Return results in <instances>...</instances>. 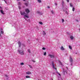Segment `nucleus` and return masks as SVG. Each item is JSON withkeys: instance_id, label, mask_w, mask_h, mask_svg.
<instances>
[{"instance_id": "1", "label": "nucleus", "mask_w": 80, "mask_h": 80, "mask_svg": "<svg viewBox=\"0 0 80 80\" xmlns=\"http://www.w3.org/2000/svg\"><path fill=\"white\" fill-rule=\"evenodd\" d=\"M52 68L55 70H56V72L58 74L59 76H58V80H62V78H61V75H60V74L59 73V72H58V71H57V68H55V64H54V63H53V62H52Z\"/></svg>"}, {"instance_id": "2", "label": "nucleus", "mask_w": 80, "mask_h": 80, "mask_svg": "<svg viewBox=\"0 0 80 80\" xmlns=\"http://www.w3.org/2000/svg\"><path fill=\"white\" fill-rule=\"evenodd\" d=\"M19 53L21 55H24V51L23 50H18Z\"/></svg>"}, {"instance_id": "3", "label": "nucleus", "mask_w": 80, "mask_h": 80, "mask_svg": "<svg viewBox=\"0 0 80 80\" xmlns=\"http://www.w3.org/2000/svg\"><path fill=\"white\" fill-rule=\"evenodd\" d=\"M18 44L19 45V47H20L21 46H22L23 47H25V44H21V42H20L19 41L18 42Z\"/></svg>"}, {"instance_id": "4", "label": "nucleus", "mask_w": 80, "mask_h": 80, "mask_svg": "<svg viewBox=\"0 0 80 80\" xmlns=\"http://www.w3.org/2000/svg\"><path fill=\"white\" fill-rule=\"evenodd\" d=\"M70 61L71 62V65L72 66V65L73 64V59L71 57H70Z\"/></svg>"}, {"instance_id": "5", "label": "nucleus", "mask_w": 80, "mask_h": 80, "mask_svg": "<svg viewBox=\"0 0 80 80\" xmlns=\"http://www.w3.org/2000/svg\"><path fill=\"white\" fill-rule=\"evenodd\" d=\"M48 56L49 57H50V58H55V56L54 55H52V54H49L48 55Z\"/></svg>"}, {"instance_id": "6", "label": "nucleus", "mask_w": 80, "mask_h": 80, "mask_svg": "<svg viewBox=\"0 0 80 80\" xmlns=\"http://www.w3.org/2000/svg\"><path fill=\"white\" fill-rule=\"evenodd\" d=\"M20 14L21 15H24V16L26 15V13L25 12H23L22 11L20 12Z\"/></svg>"}, {"instance_id": "7", "label": "nucleus", "mask_w": 80, "mask_h": 80, "mask_svg": "<svg viewBox=\"0 0 80 80\" xmlns=\"http://www.w3.org/2000/svg\"><path fill=\"white\" fill-rule=\"evenodd\" d=\"M63 74H65V73L67 74H68V73H67V70H65L64 69H63Z\"/></svg>"}, {"instance_id": "8", "label": "nucleus", "mask_w": 80, "mask_h": 80, "mask_svg": "<svg viewBox=\"0 0 80 80\" xmlns=\"http://www.w3.org/2000/svg\"><path fill=\"white\" fill-rule=\"evenodd\" d=\"M25 12H26V13H27L30 12V10H29V9H25Z\"/></svg>"}, {"instance_id": "9", "label": "nucleus", "mask_w": 80, "mask_h": 80, "mask_svg": "<svg viewBox=\"0 0 80 80\" xmlns=\"http://www.w3.org/2000/svg\"><path fill=\"white\" fill-rule=\"evenodd\" d=\"M25 17H26V18H29L28 15H25L24 16V19H25L26 20H26V18H25Z\"/></svg>"}, {"instance_id": "10", "label": "nucleus", "mask_w": 80, "mask_h": 80, "mask_svg": "<svg viewBox=\"0 0 80 80\" xmlns=\"http://www.w3.org/2000/svg\"><path fill=\"white\" fill-rule=\"evenodd\" d=\"M1 32H0V37H2V35H1V33L2 34H3V31L2 29H1Z\"/></svg>"}, {"instance_id": "11", "label": "nucleus", "mask_w": 80, "mask_h": 80, "mask_svg": "<svg viewBox=\"0 0 80 80\" xmlns=\"http://www.w3.org/2000/svg\"><path fill=\"white\" fill-rule=\"evenodd\" d=\"M62 7L63 8V7H64V6H65V2H64V1H62Z\"/></svg>"}, {"instance_id": "12", "label": "nucleus", "mask_w": 80, "mask_h": 80, "mask_svg": "<svg viewBox=\"0 0 80 80\" xmlns=\"http://www.w3.org/2000/svg\"><path fill=\"white\" fill-rule=\"evenodd\" d=\"M26 74H27V75H30L31 73H32V72H26Z\"/></svg>"}, {"instance_id": "13", "label": "nucleus", "mask_w": 80, "mask_h": 80, "mask_svg": "<svg viewBox=\"0 0 80 80\" xmlns=\"http://www.w3.org/2000/svg\"><path fill=\"white\" fill-rule=\"evenodd\" d=\"M0 12L2 14V15H4L5 14L3 12V10H0Z\"/></svg>"}, {"instance_id": "14", "label": "nucleus", "mask_w": 80, "mask_h": 80, "mask_svg": "<svg viewBox=\"0 0 80 80\" xmlns=\"http://www.w3.org/2000/svg\"><path fill=\"white\" fill-rule=\"evenodd\" d=\"M70 38L71 39V40H73L74 38L73 36H70Z\"/></svg>"}, {"instance_id": "15", "label": "nucleus", "mask_w": 80, "mask_h": 80, "mask_svg": "<svg viewBox=\"0 0 80 80\" xmlns=\"http://www.w3.org/2000/svg\"><path fill=\"white\" fill-rule=\"evenodd\" d=\"M26 78H30V77L29 76H26Z\"/></svg>"}, {"instance_id": "16", "label": "nucleus", "mask_w": 80, "mask_h": 80, "mask_svg": "<svg viewBox=\"0 0 80 80\" xmlns=\"http://www.w3.org/2000/svg\"><path fill=\"white\" fill-rule=\"evenodd\" d=\"M18 5H21V2H18Z\"/></svg>"}, {"instance_id": "17", "label": "nucleus", "mask_w": 80, "mask_h": 80, "mask_svg": "<svg viewBox=\"0 0 80 80\" xmlns=\"http://www.w3.org/2000/svg\"><path fill=\"white\" fill-rule=\"evenodd\" d=\"M28 2H27V3H25V5H26V6L27 7V6H28Z\"/></svg>"}, {"instance_id": "18", "label": "nucleus", "mask_w": 80, "mask_h": 80, "mask_svg": "<svg viewBox=\"0 0 80 80\" xmlns=\"http://www.w3.org/2000/svg\"><path fill=\"white\" fill-rule=\"evenodd\" d=\"M39 23L41 25H43V23L42 22H39Z\"/></svg>"}, {"instance_id": "19", "label": "nucleus", "mask_w": 80, "mask_h": 80, "mask_svg": "<svg viewBox=\"0 0 80 80\" xmlns=\"http://www.w3.org/2000/svg\"><path fill=\"white\" fill-rule=\"evenodd\" d=\"M61 50H64V48H63V46H62L61 47Z\"/></svg>"}, {"instance_id": "20", "label": "nucleus", "mask_w": 80, "mask_h": 80, "mask_svg": "<svg viewBox=\"0 0 80 80\" xmlns=\"http://www.w3.org/2000/svg\"><path fill=\"white\" fill-rule=\"evenodd\" d=\"M43 35H46V33L44 31H43Z\"/></svg>"}, {"instance_id": "21", "label": "nucleus", "mask_w": 80, "mask_h": 80, "mask_svg": "<svg viewBox=\"0 0 80 80\" xmlns=\"http://www.w3.org/2000/svg\"><path fill=\"white\" fill-rule=\"evenodd\" d=\"M38 2L39 3H41L42 2V1H41V0H38Z\"/></svg>"}, {"instance_id": "22", "label": "nucleus", "mask_w": 80, "mask_h": 80, "mask_svg": "<svg viewBox=\"0 0 80 80\" xmlns=\"http://www.w3.org/2000/svg\"><path fill=\"white\" fill-rule=\"evenodd\" d=\"M51 12L52 14H54V12H53V11L52 10L51 11Z\"/></svg>"}, {"instance_id": "23", "label": "nucleus", "mask_w": 80, "mask_h": 80, "mask_svg": "<svg viewBox=\"0 0 80 80\" xmlns=\"http://www.w3.org/2000/svg\"><path fill=\"white\" fill-rule=\"evenodd\" d=\"M47 55V52H45L44 53V56H46V55Z\"/></svg>"}, {"instance_id": "24", "label": "nucleus", "mask_w": 80, "mask_h": 80, "mask_svg": "<svg viewBox=\"0 0 80 80\" xmlns=\"http://www.w3.org/2000/svg\"><path fill=\"white\" fill-rule=\"evenodd\" d=\"M69 48H70V49H71V50H72V47L71 46H69Z\"/></svg>"}, {"instance_id": "25", "label": "nucleus", "mask_w": 80, "mask_h": 80, "mask_svg": "<svg viewBox=\"0 0 80 80\" xmlns=\"http://www.w3.org/2000/svg\"><path fill=\"white\" fill-rule=\"evenodd\" d=\"M20 65H24V63L23 62H22L20 63Z\"/></svg>"}, {"instance_id": "26", "label": "nucleus", "mask_w": 80, "mask_h": 80, "mask_svg": "<svg viewBox=\"0 0 80 80\" xmlns=\"http://www.w3.org/2000/svg\"><path fill=\"white\" fill-rule=\"evenodd\" d=\"M62 23H63L64 22V21H65V20H64V19H62Z\"/></svg>"}, {"instance_id": "27", "label": "nucleus", "mask_w": 80, "mask_h": 80, "mask_svg": "<svg viewBox=\"0 0 80 80\" xmlns=\"http://www.w3.org/2000/svg\"><path fill=\"white\" fill-rule=\"evenodd\" d=\"M70 6L71 7H73V5H72V3H70Z\"/></svg>"}, {"instance_id": "28", "label": "nucleus", "mask_w": 80, "mask_h": 80, "mask_svg": "<svg viewBox=\"0 0 80 80\" xmlns=\"http://www.w3.org/2000/svg\"><path fill=\"white\" fill-rule=\"evenodd\" d=\"M72 10L73 12H74V11H75V8H72Z\"/></svg>"}, {"instance_id": "29", "label": "nucleus", "mask_w": 80, "mask_h": 80, "mask_svg": "<svg viewBox=\"0 0 80 80\" xmlns=\"http://www.w3.org/2000/svg\"><path fill=\"white\" fill-rule=\"evenodd\" d=\"M28 53H30L31 52H30V49L28 50Z\"/></svg>"}, {"instance_id": "30", "label": "nucleus", "mask_w": 80, "mask_h": 80, "mask_svg": "<svg viewBox=\"0 0 80 80\" xmlns=\"http://www.w3.org/2000/svg\"><path fill=\"white\" fill-rule=\"evenodd\" d=\"M29 67H30L31 68H32V66H31V65H29Z\"/></svg>"}, {"instance_id": "31", "label": "nucleus", "mask_w": 80, "mask_h": 80, "mask_svg": "<svg viewBox=\"0 0 80 80\" xmlns=\"http://www.w3.org/2000/svg\"><path fill=\"white\" fill-rule=\"evenodd\" d=\"M59 62L60 63L61 65H62V62H61V61H59Z\"/></svg>"}, {"instance_id": "32", "label": "nucleus", "mask_w": 80, "mask_h": 80, "mask_svg": "<svg viewBox=\"0 0 80 80\" xmlns=\"http://www.w3.org/2000/svg\"><path fill=\"white\" fill-rule=\"evenodd\" d=\"M18 8H19V10H20V9H21V7H20V6H19Z\"/></svg>"}, {"instance_id": "33", "label": "nucleus", "mask_w": 80, "mask_h": 80, "mask_svg": "<svg viewBox=\"0 0 80 80\" xmlns=\"http://www.w3.org/2000/svg\"><path fill=\"white\" fill-rule=\"evenodd\" d=\"M67 2L68 3L69 2H70V1H69V0H66Z\"/></svg>"}, {"instance_id": "34", "label": "nucleus", "mask_w": 80, "mask_h": 80, "mask_svg": "<svg viewBox=\"0 0 80 80\" xmlns=\"http://www.w3.org/2000/svg\"><path fill=\"white\" fill-rule=\"evenodd\" d=\"M54 4L55 5H56V6L57 5V4L56 2H55L54 3Z\"/></svg>"}, {"instance_id": "35", "label": "nucleus", "mask_w": 80, "mask_h": 80, "mask_svg": "<svg viewBox=\"0 0 80 80\" xmlns=\"http://www.w3.org/2000/svg\"><path fill=\"white\" fill-rule=\"evenodd\" d=\"M3 0L4 1V2H5L7 4V2H6V1H5V0Z\"/></svg>"}, {"instance_id": "36", "label": "nucleus", "mask_w": 80, "mask_h": 80, "mask_svg": "<svg viewBox=\"0 0 80 80\" xmlns=\"http://www.w3.org/2000/svg\"><path fill=\"white\" fill-rule=\"evenodd\" d=\"M42 49L43 50H45V48H42Z\"/></svg>"}, {"instance_id": "37", "label": "nucleus", "mask_w": 80, "mask_h": 80, "mask_svg": "<svg viewBox=\"0 0 80 80\" xmlns=\"http://www.w3.org/2000/svg\"><path fill=\"white\" fill-rule=\"evenodd\" d=\"M5 77H8V75H7V74H5Z\"/></svg>"}, {"instance_id": "38", "label": "nucleus", "mask_w": 80, "mask_h": 80, "mask_svg": "<svg viewBox=\"0 0 80 80\" xmlns=\"http://www.w3.org/2000/svg\"><path fill=\"white\" fill-rule=\"evenodd\" d=\"M32 62H35V61L32 60Z\"/></svg>"}, {"instance_id": "39", "label": "nucleus", "mask_w": 80, "mask_h": 80, "mask_svg": "<svg viewBox=\"0 0 80 80\" xmlns=\"http://www.w3.org/2000/svg\"><path fill=\"white\" fill-rule=\"evenodd\" d=\"M66 68L67 70H68V67H66Z\"/></svg>"}, {"instance_id": "40", "label": "nucleus", "mask_w": 80, "mask_h": 80, "mask_svg": "<svg viewBox=\"0 0 80 80\" xmlns=\"http://www.w3.org/2000/svg\"><path fill=\"white\" fill-rule=\"evenodd\" d=\"M48 8H50V7L48 6Z\"/></svg>"}, {"instance_id": "41", "label": "nucleus", "mask_w": 80, "mask_h": 80, "mask_svg": "<svg viewBox=\"0 0 80 80\" xmlns=\"http://www.w3.org/2000/svg\"><path fill=\"white\" fill-rule=\"evenodd\" d=\"M66 13H68V12H67V11H66Z\"/></svg>"}, {"instance_id": "42", "label": "nucleus", "mask_w": 80, "mask_h": 80, "mask_svg": "<svg viewBox=\"0 0 80 80\" xmlns=\"http://www.w3.org/2000/svg\"><path fill=\"white\" fill-rule=\"evenodd\" d=\"M76 22H78V20H76Z\"/></svg>"}, {"instance_id": "43", "label": "nucleus", "mask_w": 80, "mask_h": 80, "mask_svg": "<svg viewBox=\"0 0 80 80\" xmlns=\"http://www.w3.org/2000/svg\"><path fill=\"white\" fill-rule=\"evenodd\" d=\"M0 8H1V9L2 8V7H1L0 6Z\"/></svg>"}, {"instance_id": "44", "label": "nucleus", "mask_w": 80, "mask_h": 80, "mask_svg": "<svg viewBox=\"0 0 80 80\" xmlns=\"http://www.w3.org/2000/svg\"><path fill=\"white\" fill-rule=\"evenodd\" d=\"M69 76L70 75V73H69Z\"/></svg>"}, {"instance_id": "45", "label": "nucleus", "mask_w": 80, "mask_h": 80, "mask_svg": "<svg viewBox=\"0 0 80 80\" xmlns=\"http://www.w3.org/2000/svg\"><path fill=\"white\" fill-rule=\"evenodd\" d=\"M17 0V1H19L20 0Z\"/></svg>"}, {"instance_id": "46", "label": "nucleus", "mask_w": 80, "mask_h": 80, "mask_svg": "<svg viewBox=\"0 0 80 80\" xmlns=\"http://www.w3.org/2000/svg\"><path fill=\"white\" fill-rule=\"evenodd\" d=\"M53 74H55V73H53Z\"/></svg>"}, {"instance_id": "47", "label": "nucleus", "mask_w": 80, "mask_h": 80, "mask_svg": "<svg viewBox=\"0 0 80 80\" xmlns=\"http://www.w3.org/2000/svg\"><path fill=\"white\" fill-rule=\"evenodd\" d=\"M23 1H25V0H23Z\"/></svg>"}]
</instances>
